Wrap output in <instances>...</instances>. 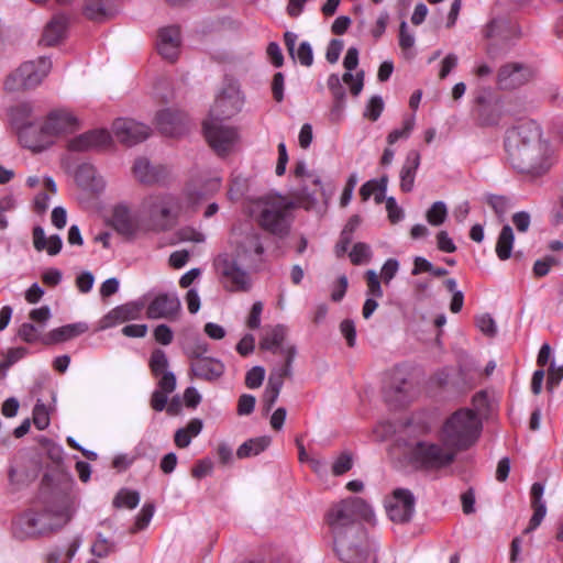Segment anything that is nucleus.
I'll list each match as a JSON object with an SVG mask.
<instances>
[{"instance_id":"f257e3e1","label":"nucleus","mask_w":563,"mask_h":563,"mask_svg":"<svg viewBox=\"0 0 563 563\" xmlns=\"http://www.w3.org/2000/svg\"><path fill=\"white\" fill-rule=\"evenodd\" d=\"M263 264L264 247L254 230L233 236L231 250L214 260V267L229 291H249L252 287L251 273L262 269Z\"/></svg>"},{"instance_id":"f03ea898","label":"nucleus","mask_w":563,"mask_h":563,"mask_svg":"<svg viewBox=\"0 0 563 563\" xmlns=\"http://www.w3.org/2000/svg\"><path fill=\"white\" fill-rule=\"evenodd\" d=\"M506 151L510 164L520 173L538 176L550 167L549 146L532 120L520 122L508 132Z\"/></svg>"},{"instance_id":"7ed1b4c3","label":"nucleus","mask_w":563,"mask_h":563,"mask_svg":"<svg viewBox=\"0 0 563 563\" xmlns=\"http://www.w3.org/2000/svg\"><path fill=\"white\" fill-rule=\"evenodd\" d=\"M355 510L351 498L334 505L328 514V522L334 534V549L346 563H374L375 554L367 544L365 532L352 526Z\"/></svg>"},{"instance_id":"20e7f679","label":"nucleus","mask_w":563,"mask_h":563,"mask_svg":"<svg viewBox=\"0 0 563 563\" xmlns=\"http://www.w3.org/2000/svg\"><path fill=\"white\" fill-rule=\"evenodd\" d=\"M80 126V120L71 110L52 109L37 120V129L32 126L24 129L22 133L24 147L35 153L43 152L54 145L57 140L77 132Z\"/></svg>"},{"instance_id":"39448f33","label":"nucleus","mask_w":563,"mask_h":563,"mask_svg":"<svg viewBox=\"0 0 563 563\" xmlns=\"http://www.w3.org/2000/svg\"><path fill=\"white\" fill-rule=\"evenodd\" d=\"M482 421L471 409H460L452 413L443 423L439 439L449 443L456 452L467 450L479 438Z\"/></svg>"},{"instance_id":"423d86ee","label":"nucleus","mask_w":563,"mask_h":563,"mask_svg":"<svg viewBox=\"0 0 563 563\" xmlns=\"http://www.w3.org/2000/svg\"><path fill=\"white\" fill-rule=\"evenodd\" d=\"M183 205L180 200L168 194L150 195L145 197L140 211L144 216L150 232H165L170 230L178 221Z\"/></svg>"},{"instance_id":"0eeeda50","label":"nucleus","mask_w":563,"mask_h":563,"mask_svg":"<svg viewBox=\"0 0 563 563\" xmlns=\"http://www.w3.org/2000/svg\"><path fill=\"white\" fill-rule=\"evenodd\" d=\"M292 203L279 195H266L253 200L250 205L251 216L265 230L283 234L288 229V216Z\"/></svg>"},{"instance_id":"6e6552de","label":"nucleus","mask_w":563,"mask_h":563,"mask_svg":"<svg viewBox=\"0 0 563 563\" xmlns=\"http://www.w3.org/2000/svg\"><path fill=\"white\" fill-rule=\"evenodd\" d=\"M69 519L68 511L29 510L13 521L12 531L14 537L21 540L35 538L60 529Z\"/></svg>"},{"instance_id":"1a4fd4ad","label":"nucleus","mask_w":563,"mask_h":563,"mask_svg":"<svg viewBox=\"0 0 563 563\" xmlns=\"http://www.w3.org/2000/svg\"><path fill=\"white\" fill-rule=\"evenodd\" d=\"M419 441L409 451L410 461L419 467L438 470L454 462L457 452L449 443Z\"/></svg>"},{"instance_id":"9d476101","label":"nucleus","mask_w":563,"mask_h":563,"mask_svg":"<svg viewBox=\"0 0 563 563\" xmlns=\"http://www.w3.org/2000/svg\"><path fill=\"white\" fill-rule=\"evenodd\" d=\"M52 62L47 57H40L36 60H27L20 65L4 81L7 91L30 89L38 86L48 75Z\"/></svg>"},{"instance_id":"9b49d317","label":"nucleus","mask_w":563,"mask_h":563,"mask_svg":"<svg viewBox=\"0 0 563 563\" xmlns=\"http://www.w3.org/2000/svg\"><path fill=\"white\" fill-rule=\"evenodd\" d=\"M244 106V96L235 81H227L218 93L207 119L224 121L236 115Z\"/></svg>"},{"instance_id":"f8f14e48","label":"nucleus","mask_w":563,"mask_h":563,"mask_svg":"<svg viewBox=\"0 0 563 563\" xmlns=\"http://www.w3.org/2000/svg\"><path fill=\"white\" fill-rule=\"evenodd\" d=\"M205 136L212 150L220 156L232 152L238 144V130L223 121L206 119L203 122Z\"/></svg>"},{"instance_id":"ddd939ff","label":"nucleus","mask_w":563,"mask_h":563,"mask_svg":"<svg viewBox=\"0 0 563 563\" xmlns=\"http://www.w3.org/2000/svg\"><path fill=\"white\" fill-rule=\"evenodd\" d=\"M112 225L114 230L126 239H136L147 234L144 216L132 211L126 202H120L112 210Z\"/></svg>"},{"instance_id":"4468645a","label":"nucleus","mask_w":563,"mask_h":563,"mask_svg":"<svg viewBox=\"0 0 563 563\" xmlns=\"http://www.w3.org/2000/svg\"><path fill=\"white\" fill-rule=\"evenodd\" d=\"M282 352L286 355V364L272 371L263 395V406L266 412L271 411L277 401L284 385V378L291 374V363L297 350L296 347H282Z\"/></svg>"},{"instance_id":"2eb2a0df","label":"nucleus","mask_w":563,"mask_h":563,"mask_svg":"<svg viewBox=\"0 0 563 563\" xmlns=\"http://www.w3.org/2000/svg\"><path fill=\"white\" fill-rule=\"evenodd\" d=\"M291 197L292 208L299 207L317 213H322L325 209L327 197L321 181L318 187L306 181L297 184L291 190Z\"/></svg>"},{"instance_id":"dca6fc26","label":"nucleus","mask_w":563,"mask_h":563,"mask_svg":"<svg viewBox=\"0 0 563 563\" xmlns=\"http://www.w3.org/2000/svg\"><path fill=\"white\" fill-rule=\"evenodd\" d=\"M386 511L394 522L408 521L415 511V498L408 489L398 488L386 501Z\"/></svg>"},{"instance_id":"f3484780","label":"nucleus","mask_w":563,"mask_h":563,"mask_svg":"<svg viewBox=\"0 0 563 563\" xmlns=\"http://www.w3.org/2000/svg\"><path fill=\"white\" fill-rule=\"evenodd\" d=\"M114 136L125 145H134L146 140L150 135V128L133 119L120 118L112 124Z\"/></svg>"},{"instance_id":"a211bd4d","label":"nucleus","mask_w":563,"mask_h":563,"mask_svg":"<svg viewBox=\"0 0 563 563\" xmlns=\"http://www.w3.org/2000/svg\"><path fill=\"white\" fill-rule=\"evenodd\" d=\"M533 76L530 67L521 63H508L500 67L497 84L501 89H516L527 84Z\"/></svg>"},{"instance_id":"6ab92c4d","label":"nucleus","mask_w":563,"mask_h":563,"mask_svg":"<svg viewBox=\"0 0 563 563\" xmlns=\"http://www.w3.org/2000/svg\"><path fill=\"white\" fill-rule=\"evenodd\" d=\"M112 144V137L107 130H92L79 134L68 142V150L87 152L92 150H106Z\"/></svg>"},{"instance_id":"aec40b11","label":"nucleus","mask_w":563,"mask_h":563,"mask_svg":"<svg viewBox=\"0 0 563 563\" xmlns=\"http://www.w3.org/2000/svg\"><path fill=\"white\" fill-rule=\"evenodd\" d=\"M187 122V115L174 108L162 109L155 115L157 129L169 136L181 134L186 130Z\"/></svg>"},{"instance_id":"412c9836","label":"nucleus","mask_w":563,"mask_h":563,"mask_svg":"<svg viewBox=\"0 0 563 563\" xmlns=\"http://www.w3.org/2000/svg\"><path fill=\"white\" fill-rule=\"evenodd\" d=\"M180 310V301L175 294H158L147 303L150 319H172Z\"/></svg>"},{"instance_id":"4be33fe9","label":"nucleus","mask_w":563,"mask_h":563,"mask_svg":"<svg viewBox=\"0 0 563 563\" xmlns=\"http://www.w3.org/2000/svg\"><path fill=\"white\" fill-rule=\"evenodd\" d=\"M224 364L213 357L191 355L190 371L199 379L213 382L220 378L224 373Z\"/></svg>"},{"instance_id":"5701e85b","label":"nucleus","mask_w":563,"mask_h":563,"mask_svg":"<svg viewBox=\"0 0 563 563\" xmlns=\"http://www.w3.org/2000/svg\"><path fill=\"white\" fill-rule=\"evenodd\" d=\"M180 44L181 38L178 26H166L158 31L156 46L158 53L165 59L175 60L179 54Z\"/></svg>"},{"instance_id":"b1692460","label":"nucleus","mask_w":563,"mask_h":563,"mask_svg":"<svg viewBox=\"0 0 563 563\" xmlns=\"http://www.w3.org/2000/svg\"><path fill=\"white\" fill-rule=\"evenodd\" d=\"M358 65V49L356 47H350L343 59V66L346 69L342 76V80L350 87V91L353 96H358L364 87V71L360 70L355 75L352 74Z\"/></svg>"},{"instance_id":"393cba45","label":"nucleus","mask_w":563,"mask_h":563,"mask_svg":"<svg viewBox=\"0 0 563 563\" xmlns=\"http://www.w3.org/2000/svg\"><path fill=\"white\" fill-rule=\"evenodd\" d=\"M75 180L82 189L92 194H101L106 189V180L91 164H81L75 172Z\"/></svg>"},{"instance_id":"a878e982","label":"nucleus","mask_w":563,"mask_h":563,"mask_svg":"<svg viewBox=\"0 0 563 563\" xmlns=\"http://www.w3.org/2000/svg\"><path fill=\"white\" fill-rule=\"evenodd\" d=\"M143 303L129 302L112 309L106 314L100 323V329H108L115 327L120 323L134 320L139 318Z\"/></svg>"},{"instance_id":"bb28decb","label":"nucleus","mask_w":563,"mask_h":563,"mask_svg":"<svg viewBox=\"0 0 563 563\" xmlns=\"http://www.w3.org/2000/svg\"><path fill=\"white\" fill-rule=\"evenodd\" d=\"M410 390V384L401 369H395L385 387V397L390 402H404Z\"/></svg>"},{"instance_id":"cd10ccee","label":"nucleus","mask_w":563,"mask_h":563,"mask_svg":"<svg viewBox=\"0 0 563 563\" xmlns=\"http://www.w3.org/2000/svg\"><path fill=\"white\" fill-rule=\"evenodd\" d=\"M10 119L18 132L20 143L24 146V140L22 137L24 129L29 126L37 129V120H33V107L27 102L12 107L10 110Z\"/></svg>"},{"instance_id":"c85d7f7f","label":"nucleus","mask_w":563,"mask_h":563,"mask_svg":"<svg viewBox=\"0 0 563 563\" xmlns=\"http://www.w3.org/2000/svg\"><path fill=\"white\" fill-rule=\"evenodd\" d=\"M476 110L477 119L482 125H495L503 114V103L499 99H487L479 97Z\"/></svg>"},{"instance_id":"c756f323","label":"nucleus","mask_w":563,"mask_h":563,"mask_svg":"<svg viewBox=\"0 0 563 563\" xmlns=\"http://www.w3.org/2000/svg\"><path fill=\"white\" fill-rule=\"evenodd\" d=\"M117 2L118 0H85L84 14L89 20H106L117 12Z\"/></svg>"},{"instance_id":"7c9ffc66","label":"nucleus","mask_w":563,"mask_h":563,"mask_svg":"<svg viewBox=\"0 0 563 563\" xmlns=\"http://www.w3.org/2000/svg\"><path fill=\"white\" fill-rule=\"evenodd\" d=\"M286 335V327L282 324L272 327L265 331V334L261 340L260 346L262 350H267L273 353H279L286 358V355L282 352V347H295L294 345L290 344H283Z\"/></svg>"},{"instance_id":"2f4dec72","label":"nucleus","mask_w":563,"mask_h":563,"mask_svg":"<svg viewBox=\"0 0 563 563\" xmlns=\"http://www.w3.org/2000/svg\"><path fill=\"white\" fill-rule=\"evenodd\" d=\"M420 166V154L417 151H410L400 169V189L404 192H410L415 186L417 170Z\"/></svg>"},{"instance_id":"473e14b6","label":"nucleus","mask_w":563,"mask_h":563,"mask_svg":"<svg viewBox=\"0 0 563 563\" xmlns=\"http://www.w3.org/2000/svg\"><path fill=\"white\" fill-rule=\"evenodd\" d=\"M68 20L63 14L55 15L45 26L41 44L45 46L56 45L64 38L67 30Z\"/></svg>"},{"instance_id":"72a5a7b5","label":"nucleus","mask_w":563,"mask_h":563,"mask_svg":"<svg viewBox=\"0 0 563 563\" xmlns=\"http://www.w3.org/2000/svg\"><path fill=\"white\" fill-rule=\"evenodd\" d=\"M88 331L85 322H76L53 329L44 339L47 344L65 342Z\"/></svg>"},{"instance_id":"f704fd0d","label":"nucleus","mask_w":563,"mask_h":563,"mask_svg":"<svg viewBox=\"0 0 563 563\" xmlns=\"http://www.w3.org/2000/svg\"><path fill=\"white\" fill-rule=\"evenodd\" d=\"M133 175L140 183L154 184L163 176V169L153 166L147 158L140 157L134 162Z\"/></svg>"},{"instance_id":"c9c22d12","label":"nucleus","mask_w":563,"mask_h":563,"mask_svg":"<svg viewBox=\"0 0 563 563\" xmlns=\"http://www.w3.org/2000/svg\"><path fill=\"white\" fill-rule=\"evenodd\" d=\"M269 444L271 438L267 435L250 439L239 446L236 455L239 459L256 456L265 451Z\"/></svg>"},{"instance_id":"e433bc0d","label":"nucleus","mask_w":563,"mask_h":563,"mask_svg":"<svg viewBox=\"0 0 563 563\" xmlns=\"http://www.w3.org/2000/svg\"><path fill=\"white\" fill-rule=\"evenodd\" d=\"M202 430V421L200 419H191L189 423L175 433V444L178 448H187L191 439L197 437Z\"/></svg>"},{"instance_id":"4c0bfd02","label":"nucleus","mask_w":563,"mask_h":563,"mask_svg":"<svg viewBox=\"0 0 563 563\" xmlns=\"http://www.w3.org/2000/svg\"><path fill=\"white\" fill-rule=\"evenodd\" d=\"M514 241V231L511 227L507 224L501 229L496 243V254L499 260L506 261L511 256Z\"/></svg>"},{"instance_id":"58836bf2","label":"nucleus","mask_w":563,"mask_h":563,"mask_svg":"<svg viewBox=\"0 0 563 563\" xmlns=\"http://www.w3.org/2000/svg\"><path fill=\"white\" fill-rule=\"evenodd\" d=\"M415 125H416V117L413 114L406 117L402 122V128L395 129L388 134V136H387L388 144L393 145L401 139L407 140L410 136L412 130L415 129Z\"/></svg>"},{"instance_id":"ea45409f","label":"nucleus","mask_w":563,"mask_h":563,"mask_svg":"<svg viewBox=\"0 0 563 563\" xmlns=\"http://www.w3.org/2000/svg\"><path fill=\"white\" fill-rule=\"evenodd\" d=\"M448 217V208L443 201H435L432 206L427 210L426 218L427 221L433 225H441Z\"/></svg>"},{"instance_id":"a19ab883","label":"nucleus","mask_w":563,"mask_h":563,"mask_svg":"<svg viewBox=\"0 0 563 563\" xmlns=\"http://www.w3.org/2000/svg\"><path fill=\"white\" fill-rule=\"evenodd\" d=\"M168 358L163 350L156 349L152 352L150 357V368L154 376L158 377L167 371Z\"/></svg>"},{"instance_id":"79ce46f5","label":"nucleus","mask_w":563,"mask_h":563,"mask_svg":"<svg viewBox=\"0 0 563 563\" xmlns=\"http://www.w3.org/2000/svg\"><path fill=\"white\" fill-rule=\"evenodd\" d=\"M294 178L297 184L306 181L311 183L316 187L320 186V176L316 172L309 170L305 162L296 163Z\"/></svg>"},{"instance_id":"37998d69","label":"nucleus","mask_w":563,"mask_h":563,"mask_svg":"<svg viewBox=\"0 0 563 563\" xmlns=\"http://www.w3.org/2000/svg\"><path fill=\"white\" fill-rule=\"evenodd\" d=\"M140 503V494L135 490L121 489L114 497L113 505L118 508L134 509Z\"/></svg>"},{"instance_id":"c03bdc74","label":"nucleus","mask_w":563,"mask_h":563,"mask_svg":"<svg viewBox=\"0 0 563 563\" xmlns=\"http://www.w3.org/2000/svg\"><path fill=\"white\" fill-rule=\"evenodd\" d=\"M342 78L339 77L336 74H332L328 78V88L330 89L333 98L336 101V104L334 107L335 110L340 111L342 108V103L345 98V90L342 85Z\"/></svg>"},{"instance_id":"a18cd8bd","label":"nucleus","mask_w":563,"mask_h":563,"mask_svg":"<svg viewBox=\"0 0 563 563\" xmlns=\"http://www.w3.org/2000/svg\"><path fill=\"white\" fill-rule=\"evenodd\" d=\"M351 503L353 504V509L355 510V520L362 519L367 522L374 521L375 514L369 504L358 497H352Z\"/></svg>"},{"instance_id":"49530a36","label":"nucleus","mask_w":563,"mask_h":563,"mask_svg":"<svg viewBox=\"0 0 563 563\" xmlns=\"http://www.w3.org/2000/svg\"><path fill=\"white\" fill-rule=\"evenodd\" d=\"M26 185L30 188L40 187L42 190H48L52 195L57 191L56 183L51 176H29Z\"/></svg>"},{"instance_id":"de8ad7c7","label":"nucleus","mask_w":563,"mask_h":563,"mask_svg":"<svg viewBox=\"0 0 563 563\" xmlns=\"http://www.w3.org/2000/svg\"><path fill=\"white\" fill-rule=\"evenodd\" d=\"M177 240L179 242H192V243H202L205 241V234L192 227H185L179 229L176 232Z\"/></svg>"},{"instance_id":"09e8293b","label":"nucleus","mask_w":563,"mask_h":563,"mask_svg":"<svg viewBox=\"0 0 563 563\" xmlns=\"http://www.w3.org/2000/svg\"><path fill=\"white\" fill-rule=\"evenodd\" d=\"M353 466L352 455L347 452L341 453L332 464V474L340 476L349 472Z\"/></svg>"},{"instance_id":"8fccbe9b","label":"nucleus","mask_w":563,"mask_h":563,"mask_svg":"<svg viewBox=\"0 0 563 563\" xmlns=\"http://www.w3.org/2000/svg\"><path fill=\"white\" fill-rule=\"evenodd\" d=\"M114 551V543L110 542L108 539L98 536L97 540L91 547V553L98 558H106L110 555Z\"/></svg>"},{"instance_id":"3c124183","label":"nucleus","mask_w":563,"mask_h":563,"mask_svg":"<svg viewBox=\"0 0 563 563\" xmlns=\"http://www.w3.org/2000/svg\"><path fill=\"white\" fill-rule=\"evenodd\" d=\"M384 110V101L382 97L374 96L369 99L367 102L365 110H364V117L368 118L372 121H376L382 112Z\"/></svg>"},{"instance_id":"603ef678","label":"nucleus","mask_w":563,"mask_h":563,"mask_svg":"<svg viewBox=\"0 0 563 563\" xmlns=\"http://www.w3.org/2000/svg\"><path fill=\"white\" fill-rule=\"evenodd\" d=\"M476 327L487 336H494L497 332L496 322L488 313H483L476 317Z\"/></svg>"},{"instance_id":"864d4df0","label":"nucleus","mask_w":563,"mask_h":563,"mask_svg":"<svg viewBox=\"0 0 563 563\" xmlns=\"http://www.w3.org/2000/svg\"><path fill=\"white\" fill-rule=\"evenodd\" d=\"M219 188H220V178L219 177L212 178L207 183L206 189L203 191H189L187 195L188 200L190 203L195 205L200 199L206 197L207 195H210V194L217 191Z\"/></svg>"},{"instance_id":"5fc2aeb1","label":"nucleus","mask_w":563,"mask_h":563,"mask_svg":"<svg viewBox=\"0 0 563 563\" xmlns=\"http://www.w3.org/2000/svg\"><path fill=\"white\" fill-rule=\"evenodd\" d=\"M302 66H311L313 63V53L311 45L308 42H301L297 49H295V57Z\"/></svg>"},{"instance_id":"6e6d98bb","label":"nucleus","mask_w":563,"mask_h":563,"mask_svg":"<svg viewBox=\"0 0 563 563\" xmlns=\"http://www.w3.org/2000/svg\"><path fill=\"white\" fill-rule=\"evenodd\" d=\"M366 282H367V297L382 298L383 289L380 286L378 275L375 271H372V269L367 271Z\"/></svg>"},{"instance_id":"4d7b16f0","label":"nucleus","mask_w":563,"mask_h":563,"mask_svg":"<svg viewBox=\"0 0 563 563\" xmlns=\"http://www.w3.org/2000/svg\"><path fill=\"white\" fill-rule=\"evenodd\" d=\"M416 42L415 34L409 31L406 21H402L399 26V46L405 52H410Z\"/></svg>"},{"instance_id":"13d9d810","label":"nucleus","mask_w":563,"mask_h":563,"mask_svg":"<svg viewBox=\"0 0 563 563\" xmlns=\"http://www.w3.org/2000/svg\"><path fill=\"white\" fill-rule=\"evenodd\" d=\"M371 257V247L365 243H356L350 252V258L354 264L365 263Z\"/></svg>"},{"instance_id":"bf43d9fd","label":"nucleus","mask_w":563,"mask_h":563,"mask_svg":"<svg viewBox=\"0 0 563 563\" xmlns=\"http://www.w3.org/2000/svg\"><path fill=\"white\" fill-rule=\"evenodd\" d=\"M33 423L38 430H44L49 424L48 411L45 405L36 404L33 410Z\"/></svg>"},{"instance_id":"052dcab7","label":"nucleus","mask_w":563,"mask_h":563,"mask_svg":"<svg viewBox=\"0 0 563 563\" xmlns=\"http://www.w3.org/2000/svg\"><path fill=\"white\" fill-rule=\"evenodd\" d=\"M265 378V369L262 366H254L245 376V384L249 388H258Z\"/></svg>"},{"instance_id":"680f3d73","label":"nucleus","mask_w":563,"mask_h":563,"mask_svg":"<svg viewBox=\"0 0 563 563\" xmlns=\"http://www.w3.org/2000/svg\"><path fill=\"white\" fill-rule=\"evenodd\" d=\"M153 515H154V506L151 504L144 505L143 508L141 509L140 514L136 517L134 531L145 529L150 525V522L153 518Z\"/></svg>"},{"instance_id":"e2e57ef3","label":"nucleus","mask_w":563,"mask_h":563,"mask_svg":"<svg viewBox=\"0 0 563 563\" xmlns=\"http://www.w3.org/2000/svg\"><path fill=\"white\" fill-rule=\"evenodd\" d=\"M357 180L358 179H357L356 173H352L349 176L347 181L345 184V187H344L341 198H340L341 207H346L351 202Z\"/></svg>"},{"instance_id":"0e129e2a","label":"nucleus","mask_w":563,"mask_h":563,"mask_svg":"<svg viewBox=\"0 0 563 563\" xmlns=\"http://www.w3.org/2000/svg\"><path fill=\"white\" fill-rule=\"evenodd\" d=\"M531 506L533 508V515L530 519L527 532L537 529L547 515L545 504H531Z\"/></svg>"},{"instance_id":"69168bd1","label":"nucleus","mask_w":563,"mask_h":563,"mask_svg":"<svg viewBox=\"0 0 563 563\" xmlns=\"http://www.w3.org/2000/svg\"><path fill=\"white\" fill-rule=\"evenodd\" d=\"M507 29V22L504 20H493L485 30L487 38L504 37V32Z\"/></svg>"},{"instance_id":"338daca9","label":"nucleus","mask_w":563,"mask_h":563,"mask_svg":"<svg viewBox=\"0 0 563 563\" xmlns=\"http://www.w3.org/2000/svg\"><path fill=\"white\" fill-rule=\"evenodd\" d=\"M19 336L27 343H33L40 338V330L32 323H23L19 329Z\"/></svg>"},{"instance_id":"774afa93","label":"nucleus","mask_w":563,"mask_h":563,"mask_svg":"<svg viewBox=\"0 0 563 563\" xmlns=\"http://www.w3.org/2000/svg\"><path fill=\"white\" fill-rule=\"evenodd\" d=\"M399 269V262L395 258H388L383 267H382V278L386 284H389L390 280L395 277Z\"/></svg>"}]
</instances>
